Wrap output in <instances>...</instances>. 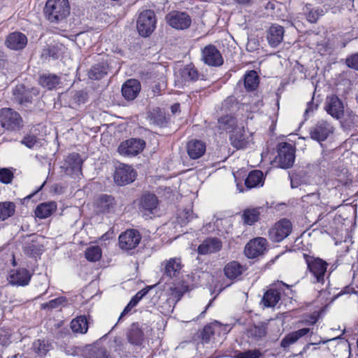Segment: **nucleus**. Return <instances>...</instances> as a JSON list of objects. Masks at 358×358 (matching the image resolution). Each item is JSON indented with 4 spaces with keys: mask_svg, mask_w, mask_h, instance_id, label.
<instances>
[{
    "mask_svg": "<svg viewBox=\"0 0 358 358\" xmlns=\"http://www.w3.org/2000/svg\"><path fill=\"white\" fill-rule=\"evenodd\" d=\"M194 218V213L191 209H184L182 215L178 217V222L181 225H186Z\"/></svg>",
    "mask_w": 358,
    "mask_h": 358,
    "instance_id": "obj_54",
    "label": "nucleus"
},
{
    "mask_svg": "<svg viewBox=\"0 0 358 358\" xmlns=\"http://www.w3.org/2000/svg\"><path fill=\"white\" fill-rule=\"evenodd\" d=\"M56 209L57 204L55 202H44L36 207L35 210V215L40 219H45L50 216Z\"/></svg>",
    "mask_w": 358,
    "mask_h": 358,
    "instance_id": "obj_38",
    "label": "nucleus"
},
{
    "mask_svg": "<svg viewBox=\"0 0 358 358\" xmlns=\"http://www.w3.org/2000/svg\"><path fill=\"white\" fill-rule=\"evenodd\" d=\"M38 94L34 88H26L23 85H17L13 90L14 100L20 105L31 103L33 97Z\"/></svg>",
    "mask_w": 358,
    "mask_h": 358,
    "instance_id": "obj_22",
    "label": "nucleus"
},
{
    "mask_svg": "<svg viewBox=\"0 0 358 358\" xmlns=\"http://www.w3.org/2000/svg\"><path fill=\"white\" fill-rule=\"evenodd\" d=\"M238 129V120L234 113H222L217 119L215 130L219 134H231Z\"/></svg>",
    "mask_w": 358,
    "mask_h": 358,
    "instance_id": "obj_10",
    "label": "nucleus"
},
{
    "mask_svg": "<svg viewBox=\"0 0 358 358\" xmlns=\"http://www.w3.org/2000/svg\"><path fill=\"white\" fill-rule=\"evenodd\" d=\"M89 358H110V357L105 348H94L91 350Z\"/></svg>",
    "mask_w": 358,
    "mask_h": 358,
    "instance_id": "obj_53",
    "label": "nucleus"
},
{
    "mask_svg": "<svg viewBox=\"0 0 358 358\" xmlns=\"http://www.w3.org/2000/svg\"><path fill=\"white\" fill-rule=\"evenodd\" d=\"M180 75L183 80L194 82L199 79V73L192 63L187 64L180 70Z\"/></svg>",
    "mask_w": 358,
    "mask_h": 358,
    "instance_id": "obj_40",
    "label": "nucleus"
},
{
    "mask_svg": "<svg viewBox=\"0 0 358 358\" xmlns=\"http://www.w3.org/2000/svg\"><path fill=\"white\" fill-rule=\"evenodd\" d=\"M324 109L329 115L336 120L344 116L343 103L336 95L327 97Z\"/></svg>",
    "mask_w": 358,
    "mask_h": 358,
    "instance_id": "obj_16",
    "label": "nucleus"
},
{
    "mask_svg": "<svg viewBox=\"0 0 358 358\" xmlns=\"http://www.w3.org/2000/svg\"><path fill=\"white\" fill-rule=\"evenodd\" d=\"M334 131L332 125L327 121L320 120L310 130V138L318 142L325 141Z\"/></svg>",
    "mask_w": 358,
    "mask_h": 358,
    "instance_id": "obj_19",
    "label": "nucleus"
},
{
    "mask_svg": "<svg viewBox=\"0 0 358 358\" xmlns=\"http://www.w3.org/2000/svg\"><path fill=\"white\" fill-rule=\"evenodd\" d=\"M168 25L176 30H185L192 24L190 15L185 11L172 10L165 17Z\"/></svg>",
    "mask_w": 358,
    "mask_h": 358,
    "instance_id": "obj_9",
    "label": "nucleus"
},
{
    "mask_svg": "<svg viewBox=\"0 0 358 358\" xmlns=\"http://www.w3.org/2000/svg\"><path fill=\"white\" fill-rule=\"evenodd\" d=\"M345 64L349 68L358 71V52L349 56Z\"/></svg>",
    "mask_w": 358,
    "mask_h": 358,
    "instance_id": "obj_58",
    "label": "nucleus"
},
{
    "mask_svg": "<svg viewBox=\"0 0 358 358\" xmlns=\"http://www.w3.org/2000/svg\"><path fill=\"white\" fill-rule=\"evenodd\" d=\"M72 331L78 334H85L88 329V320L85 315H80L73 319L71 322Z\"/></svg>",
    "mask_w": 358,
    "mask_h": 358,
    "instance_id": "obj_42",
    "label": "nucleus"
},
{
    "mask_svg": "<svg viewBox=\"0 0 358 358\" xmlns=\"http://www.w3.org/2000/svg\"><path fill=\"white\" fill-rule=\"evenodd\" d=\"M267 241L265 238L257 237L250 240L245 246L244 253L250 259L264 254L266 249Z\"/></svg>",
    "mask_w": 358,
    "mask_h": 358,
    "instance_id": "obj_14",
    "label": "nucleus"
},
{
    "mask_svg": "<svg viewBox=\"0 0 358 358\" xmlns=\"http://www.w3.org/2000/svg\"><path fill=\"white\" fill-rule=\"evenodd\" d=\"M141 238V235L136 230H127L119 236L120 247L125 250H132L139 244Z\"/></svg>",
    "mask_w": 358,
    "mask_h": 358,
    "instance_id": "obj_20",
    "label": "nucleus"
},
{
    "mask_svg": "<svg viewBox=\"0 0 358 358\" xmlns=\"http://www.w3.org/2000/svg\"><path fill=\"white\" fill-rule=\"evenodd\" d=\"M27 43V36L24 34L17 31L10 34L6 40V46L15 50L23 49Z\"/></svg>",
    "mask_w": 358,
    "mask_h": 358,
    "instance_id": "obj_29",
    "label": "nucleus"
},
{
    "mask_svg": "<svg viewBox=\"0 0 358 358\" xmlns=\"http://www.w3.org/2000/svg\"><path fill=\"white\" fill-rule=\"evenodd\" d=\"M145 145L143 140L131 138L122 142L117 148V152L122 156L134 157L143 150Z\"/></svg>",
    "mask_w": 358,
    "mask_h": 358,
    "instance_id": "obj_11",
    "label": "nucleus"
},
{
    "mask_svg": "<svg viewBox=\"0 0 358 358\" xmlns=\"http://www.w3.org/2000/svg\"><path fill=\"white\" fill-rule=\"evenodd\" d=\"M15 206L12 202L0 203V221H4L15 213Z\"/></svg>",
    "mask_w": 358,
    "mask_h": 358,
    "instance_id": "obj_45",
    "label": "nucleus"
},
{
    "mask_svg": "<svg viewBox=\"0 0 358 358\" xmlns=\"http://www.w3.org/2000/svg\"><path fill=\"white\" fill-rule=\"evenodd\" d=\"M229 140L234 148L243 150L250 143H253V135L244 126H238L237 130H234L229 134Z\"/></svg>",
    "mask_w": 358,
    "mask_h": 358,
    "instance_id": "obj_7",
    "label": "nucleus"
},
{
    "mask_svg": "<svg viewBox=\"0 0 358 358\" xmlns=\"http://www.w3.org/2000/svg\"><path fill=\"white\" fill-rule=\"evenodd\" d=\"M0 123L8 131H17L23 126L20 114L10 108H4L0 110Z\"/></svg>",
    "mask_w": 358,
    "mask_h": 358,
    "instance_id": "obj_5",
    "label": "nucleus"
},
{
    "mask_svg": "<svg viewBox=\"0 0 358 358\" xmlns=\"http://www.w3.org/2000/svg\"><path fill=\"white\" fill-rule=\"evenodd\" d=\"M157 287V284L146 286L145 288L142 289L139 292H138L130 300L126 307L124 308L123 311L120 314L118 321H120L121 319L127 313H129L131 310L135 307L138 302L143 299V298H147L148 296H151L152 291H153Z\"/></svg>",
    "mask_w": 358,
    "mask_h": 358,
    "instance_id": "obj_25",
    "label": "nucleus"
},
{
    "mask_svg": "<svg viewBox=\"0 0 358 358\" xmlns=\"http://www.w3.org/2000/svg\"><path fill=\"white\" fill-rule=\"evenodd\" d=\"M189 289L187 283L184 280H181L170 287V296L176 301H178Z\"/></svg>",
    "mask_w": 358,
    "mask_h": 358,
    "instance_id": "obj_43",
    "label": "nucleus"
},
{
    "mask_svg": "<svg viewBox=\"0 0 358 358\" xmlns=\"http://www.w3.org/2000/svg\"><path fill=\"white\" fill-rule=\"evenodd\" d=\"M66 298L64 297V296H61V297H58V298L54 299L52 300H50L48 303H43L42 304V308L43 309H46V308H48V309L57 308L59 307L60 306H62L64 303H66Z\"/></svg>",
    "mask_w": 358,
    "mask_h": 358,
    "instance_id": "obj_52",
    "label": "nucleus"
},
{
    "mask_svg": "<svg viewBox=\"0 0 358 358\" xmlns=\"http://www.w3.org/2000/svg\"><path fill=\"white\" fill-rule=\"evenodd\" d=\"M265 178L260 170H252L249 172L245 179V186L248 189L262 187L264 184Z\"/></svg>",
    "mask_w": 358,
    "mask_h": 358,
    "instance_id": "obj_32",
    "label": "nucleus"
},
{
    "mask_svg": "<svg viewBox=\"0 0 358 358\" xmlns=\"http://www.w3.org/2000/svg\"><path fill=\"white\" fill-rule=\"evenodd\" d=\"M162 67V75L158 78V80L162 82V84L166 83V73L169 71V66L158 64V67Z\"/></svg>",
    "mask_w": 358,
    "mask_h": 358,
    "instance_id": "obj_63",
    "label": "nucleus"
},
{
    "mask_svg": "<svg viewBox=\"0 0 358 358\" xmlns=\"http://www.w3.org/2000/svg\"><path fill=\"white\" fill-rule=\"evenodd\" d=\"M141 90L140 83L135 79H130L126 81L122 87V96L127 100H134Z\"/></svg>",
    "mask_w": 358,
    "mask_h": 358,
    "instance_id": "obj_31",
    "label": "nucleus"
},
{
    "mask_svg": "<svg viewBox=\"0 0 358 358\" xmlns=\"http://www.w3.org/2000/svg\"><path fill=\"white\" fill-rule=\"evenodd\" d=\"M251 336L256 339H261L266 335V331L264 327H255L250 330Z\"/></svg>",
    "mask_w": 358,
    "mask_h": 358,
    "instance_id": "obj_59",
    "label": "nucleus"
},
{
    "mask_svg": "<svg viewBox=\"0 0 358 358\" xmlns=\"http://www.w3.org/2000/svg\"><path fill=\"white\" fill-rule=\"evenodd\" d=\"M60 83V78L55 74L44 73L39 78L40 85L48 90L55 89Z\"/></svg>",
    "mask_w": 358,
    "mask_h": 358,
    "instance_id": "obj_39",
    "label": "nucleus"
},
{
    "mask_svg": "<svg viewBox=\"0 0 358 358\" xmlns=\"http://www.w3.org/2000/svg\"><path fill=\"white\" fill-rule=\"evenodd\" d=\"M107 74V66L101 63L93 66L88 73V76L92 80H100Z\"/></svg>",
    "mask_w": 358,
    "mask_h": 358,
    "instance_id": "obj_44",
    "label": "nucleus"
},
{
    "mask_svg": "<svg viewBox=\"0 0 358 358\" xmlns=\"http://www.w3.org/2000/svg\"><path fill=\"white\" fill-rule=\"evenodd\" d=\"M157 287V284L146 286L145 288L142 289L139 292H138L130 300L126 307L124 308L123 311L120 314L118 321H120L121 319L127 313H129L131 310L135 307L138 302L143 299V298H147L148 296H151L152 291H153Z\"/></svg>",
    "mask_w": 358,
    "mask_h": 358,
    "instance_id": "obj_24",
    "label": "nucleus"
},
{
    "mask_svg": "<svg viewBox=\"0 0 358 358\" xmlns=\"http://www.w3.org/2000/svg\"><path fill=\"white\" fill-rule=\"evenodd\" d=\"M136 176V172L129 165L120 164L115 168L114 180L118 185H124L132 182Z\"/></svg>",
    "mask_w": 358,
    "mask_h": 358,
    "instance_id": "obj_13",
    "label": "nucleus"
},
{
    "mask_svg": "<svg viewBox=\"0 0 358 358\" xmlns=\"http://www.w3.org/2000/svg\"><path fill=\"white\" fill-rule=\"evenodd\" d=\"M285 29L282 26L277 24H271L266 31V38L268 45L272 48L278 46L283 40Z\"/></svg>",
    "mask_w": 358,
    "mask_h": 358,
    "instance_id": "obj_27",
    "label": "nucleus"
},
{
    "mask_svg": "<svg viewBox=\"0 0 358 358\" xmlns=\"http://www.w3.org/2000/svg\"><path fill=\"white\" fill-rule=\"evenodd\" d=\"M10 336L8 331L3 329L0 330V344L8 345L10 343Z\"/></svg>",
    "mask_w": 358,
    "mask_h": 358,
    "instance_id": "obj_62",
    "label": "nucleus"
},
{
    "mask_svg": "<svg viewBox=\"0 0 358 358\" xmlns=\"http://www.w3.org/2000/svg\"><path fill=\"white\" fill-rule=\"evenodd\" d=\"M143 215L145 220L155 217L157 208V197L153 194H145L141 201Z\"/></svg>",
    "mask_w": 358,
    "mask_h": 358,
    "instance_id": "obj_21",
    "label": "nucleus"
},
{
    "mask_svg": "<svg viewBox=\"0 0 358 358\" xmlns=\"http://www.w3.org/2000/svg\"><path fill=\"white\" fill-rule=\"evenodd\" d=\"M155 24V12L151 10H145L139 15L136 22V28L141 36L147 37L154 31Z\"/></svg>",
    "mask_w": 358,
    "mask_h": 358,
    "instance_id": "obj_8",
    "label": "nucleus"
},
{
    "mask_svg": "<svg viewBox=\"0 0 358 358\" xmlns=\"http://www.w3.org/2000/svg\"><path fill=\"white\" fill-rule=\"evenodd\" d=\"M186 151L188 157L193 160L200 159L206 151V144L201 140L193 138L187 142Z\"/></svg>",
    "mask_w": 358,
    "mask_h": 358,
    "instance_id": "obj_26",
    "label": "nucleus"
},
{
    "mask_svg": "<svg viewBox=\"0 0 358 358\" xmlns=\"http://www.w3.org/2000/svg\"><path fill=\"white\" fill-rule=\"evenodd\" d=\"M222 243L217 237H208L205 238L198 246L197 252L201 255H206L217 252L221 250Z\"/></svg>",
    "mask_w": 358,
    "mask_h": 358,
    "instance_id": "obj_23",
    "label": "nucleus"
},
{
    "mask_svg": "<svg viewBox=\"0 0 358 358\" xmlns=\"http://www.w3.org/2000/svg\"><path fill=\"white\" fill-rule=\"evenodd\" d=\"M256 99L255 100H252L248 103H242V106L245 108L247 111H250V113H255L258 111L261 106H263L262 100L260 99L259 95H255Z\"/></svg>",
    "mask_w": 358,
    "mask_h": 358,
    "instance_id": "obj_48",
    "label": "nucleus"
},
{
    "mask_svg": "<svg viewBox=\"0 0 358 358\" xmlns=\"http://www.w3.org/2000/svg\"><path fill=\"white\" fill-rule=\"evenodd\" d=\"M331 181L334 188L339 189L350 186L352 182V178L347 170H341L336 171L334 178Z\"/></svg>",
    "mask_w": 358,
    "mask_h": 358,
    "instance_id": "obj_33",
    "label": "nucleus"
},
{
    "mask_svg": "<svg viewBox=\"0 0 358 358\" xmlns=\"http://www.w3.org/2000/svg\"><path fill=\"white\" fill-rule=\"evenodd\" d=\"M243 266L237 261H231L224 267V273L229 280H234L242 275Z\"/></svg>",
    "mask_w": 358,
    "mask_h": 358,
    "instance_id": "obj_37",
    "label": "nucleus"
},
{
    "mask_svg": "<svg viewBox=\"0 0 358 358\" xmlns=\"http://www.w3.org/2000/svg\"><path fill=\"white\" fill-rule=\"evenodd\" d=\"M310 331L309 328H302L297 331H294L287 334L281 341V346L284 348L289 347L292 344L296 343L301 338L304 337Z\"/></svg>",
    "mask_w": 358,
    "mask_h": 358,
    "instance_id": "obj_36",
    "label": "nucleus"
},
{
    "mask_svg": "<svg viewBox=\"0 0 358 358\" xmlns=\"http://www.w3.org/2000/svg\"><path fill=\"white\" fill-rule=\"evenodd\" d=\"M352 294H357V292L355 290V288L352 285H348L344 287L338 294L334 295V296L332 297V301L336 300L341 296Z\"/></svg>",
    "mask_w": 358,
    "mask_h": 358,
    "instance_id": "obj_57",
    "label": "nucleus"
},
{
    "mask_svg": "<svg viewBox=\"0 0 358 358\" xmlns=\"http://www.w3.org/2000/svg\"><path fill=\"white\" fill-rule=\"evenodd\" d=\"M303 257L308 271L314 278V282L323 285L328 266L327 262L320 257H315L307 253H303Z\"/></svg>",
    "mask_w": 358,
    "mask_h": 358,
    "instance_id": "obj_2",
    "label": "nucleus"
},
{
    "mask_svg": "<svg viewBox=\"0 0 358 358\" xmlns=\"http://www.w3.org/2000/svg\"><path fill=\"white\" fill-rule=\"evenodd\" d=\"M264 208L262 207H250L245 208L241 215L244 225L252 226L260 220Z\"/></svg>",
    "mask_w": 358,
    "mask_h": 358,
    "instance_id": "obj_28",
    "label": "nucleus"
},
{
    "mask_svg": "<svg viewBox=\"0 0 358 358\" xmlns=\"http://www.w3.org/2000/svg\"><path fill=\"white\" fill-rule=\"evenodd\" d=\"M284 289L282 285L273 284L264 292L262 302L266 308L276 306L281 299Z\"/></svg>",
    "mask_w": 358,
    "mask_h": 358,
    "instance_id": "obj_18",
    "label": "nucleus"
},
{
    "mask_svg": "<svg viewBox=\"0 0 358 358\" xmlns=\"http://www.w3.org/2000/svg\"><path fill=\"white\" fill-rule=\"evenodd\" d=\"M127 338L128 342L134 347H140L143 341V334L138 324L134 323L128 330Z\"/></svg>",
    "mask_w": 358,
    "mask_h": 358,
    "instance_id": "obj_35",
    "label": "nucleus"
},
{
    "mask_svg": "<svg viewBox=\"0 0 358 358\" xmlns=\"http://www.w3.org/2000/svg\"><path fill=\"white\" fill-rule=\"evenodd\" d=\"M164 266V274L170 278L177 277L182 268L180 258H171L162 264Z\"/></svg>",
    "mask_w": 358,
    "mask_h": 358,
    "instance_id": "obj_34",
    "label": "nucleus"
},
{
    "mask_svg": "<svg viewBox=\"0 0 358 358\" xmlns=\"http://www.w3.org/2000/svg\"><path fill=\"white\" fill-rule=\"evenodd\" d=\"M101 249L98 245L90 246L85 250V257L90 262L99 261L101 257Z\"/></svg>",
    "mask_w": 358,
    "mask_h": 358,
    "instance_id": "obj_47",
    "label": "nucleus"
},
{
    "mask_svg": "<svg viewBox=\"0 0 358 358\" xmlns=\"http://www.w3.org/2000/svg\"><path fill=\"white\" fill-rule=\"evenodd\" d=\"M51 348L52 344L48 341L38 339L33 342L29 354L34 358H44Z\"/></svg>",
    "mask_w": 358,
    "mask_h": 358,
    "instance_id": "obj_30",
    "label": "nucleus"
},
{
    "mask_svg": "<svg viewBox=\"0 0 358 358\" xmlns=\"http://www.w3.org/2000/svg\"><path fill=\"white\" fill-rule=\"evenodd\" d=\"M45 18L51 23H59L70 14L68 0H48L44 7Z\"/></svg>",
    "mask_w": 358,
    "mask_h": 358,
    "instance_id": "obj_1",
    "label": "nucleus"
},
{
    "mask_svg": "<svg viewBox=\"0 0 358 358\" xmlns=\"http://www.w3.org/2000/svg\"><path fill=\"white\" fill-rule=\"evenodd\" d=\"M83 160L78 153L72 152L64 160L60 168L66 176L76 178L82 175Z\"/></svg>",
    "mask_w": 358,
    "mask_h": 358,
    "instance_id": "obj_6",
    "label": "nucleus"
},
{
    "mask_svg": "<svg viewBox=\"0 0 358 358\" xmlns=\"http://www.w3.org/2000/svg\"><path fill=\"white\" fill-rule=\"evenodd\" d=\"M306 8L308 10L305 14L306 17V20L310 23H316L320 17L323 15L322 9H309L308 8V5L306 6Z\"/></svg>",
    "mask_w": 358,
    "mask_h": 358,
    "instance_id": "obj_49",
    "label": "nucleus"
},
{
    "mask_svg": "<svg viewBox=\"0 0 358 358\" xmlns=\"http://www.w3.org/2000/svg\"><path fill=\"white\" fill-rule=\"evenodd\" d=\"M292 223L287 218L276 222L268 230V238L273 243H280L292 231Z\"/></svg>",
    "mask_w": 358,
    "mask_h": 358,
    "instance_id": "obj_4",
    "label": "nucleus"
},
{
    "mask_svg": "<svg viewBox=\"0 0 358 358\" xmlns=\"http://www.w3.org/2000/svg\"><path fill=\"white\" fill-rule=\"evenodd\" d=\"M158 127H166L171 123V117L169 114H166L162 110L158 108Z\"/></svg>",
    "mask_w": 358,
    "mask_h": 358,
    "instance_id": "obj_56",
    "label": "nucleus"
},
{
    "mask_svg": "<svg viewBox=\"0 0 358 358\" xmlns=\"http://www.w3.org/2000/svg\"><path fill=\"white\" fill-rule=\"evenodd\" d=\"M296 148L287 142L279 143L277 145V156L275 161L282 169L291 168L295 161Z\"/></svg>",
    "mask_w": 358,
    "mask_h": 358,
    "instance_id": "obj_3",
    "label": "nucleus"
},
{
    "mask_svg": "<svg viewBox=\"0 0 358 358\" xmlns=\"http://www.w3.org/2000/svg\"><path fill=\"white\" fill-rule=\"evenodd\" d=\"M214 334L213 328L210 325L207 324L204 326L201 331L199 338L203 343H207L210 341L211 336H213Z\"/></svg>",
    "mask_w": 358,
    "mask_h": 358,
    "instance_id": "obj_51",
    "label": "nucleus"
},
{
    "mask_svg": "<svg viewBox=\"0 0 358 358\" xmlns=\"http://www.w3.org/2000/svg\"><path fill=\"white\" fill-rule=\"evenodd\" d=\"M201 57L203 63L209 66L219 67L224 64L221 52L213 44H208L201 50Z\"/></svg>",
    "mask_w": 358,
    "mask_h": 358,
    "instance_id": "obj_12",
    "label": "nucleus"
},
{
    "mask_svg": "<svg viewBox=\"0 0 358 358\" xmlns=\"http://www.w3.org/2000/svg\"><path fill=\"white\" fill-rule=\"evenodd\" d=\"M87 99V93L83 90L78 91L73 96L75 103L81 104L85 103Z\"/></svg>",
    "mask_w": 358,
    "mask_h": 358,
    "instance_id": "obj_61",
    "label": "nucleus"
},
{
    "mask_svg": "<svg viewBox=\"0 0 358 358\" xmlns=\"http://www.w3.org/2000/svg\"><path fill=\"white\" fill-rule=\"evenodd\" d=\"M263 352L259 349L247 350L245 351H236L234 358H262Z\"/></svg>",
    "mask_w": 358,
    "mask_h": 358,
    "instance_id": "obj_46",
    "label": "nucleus"
},
{
    "mask_svg": "<svg viewBox=\"0 0 358 358\" xmlns=\"http://www.w3.org/2000/svg\"><path fill=\"white\" fill-rule=\"evenodd\" d=\"M94 205L98 213H113L117 201L112 195L101 194L96 199Z\"/></svg>",
    "mask_w": 358,
    "mask_h": 358,
    "instance_id": "obj_17",
    "label": "nucleus"
},
{
    "mask_svg": "<svg viewBox=\"0 0 358 358\" xmlns=\"http://www.w3.org/2000/svg\"><path fill=\"white\" fill-rule=\"evenodd\" d=\"M31 278V273L24 268H17L9 271L7 280L13 286L24 287L27 285Z\"/></svg>",
    "mask_w": 358,
    "mask_h": 358,
    "instance_id": "obj_15",
    "label": "nucleus"
},
{
    "mask_svg": "<svg viewBox=\"0 0 358 358\" xmlns=\"http://www.w3.org/2000/svg\"><path fill=\"white\" fill-rule=\"evenodd\" d=\"M259 85V76L257 73L251 70L247 71L244 76V87L248 92L255 90Z\"/></svg>",
    "mask_w": 358,
    "mask_h": 358,
    "instance_id": "obj_41",
    "label": "nucleus"
},
{
    "mask_svg": "<svg viewBox=\"0 0 358 358\" xmlns=\"http://www.w3.org/2000/svg\"><path fill=\"white\" fill-rule=\"evenodd\" d=\"M22 143L29 148H33L37 143V138L34 135H27L22 140Z\"/></svg>",
    "mask_w": 358,
    "mask_h": 358,
    "instance_id": "obj_60",
    "label": "nucleus"
},
{
    "mask_svg": "<svg viewBox=\"0 0 358 358\" xmlns=\"http://www.w3.org/2000/svg\"><path fill=\"white\" fill-rule=\"evenodd\" d=\"M236 104V99L234 96H228L222 102L220 110L222 113H231V110Z\"/></svg>",
    "mask_w": 358,
    "mask_h": 358,
    "instance_id": "obj_50",
    "label": "nucleus"
},
{
    "mask_svg": "<svg viewBox=\"0 0 358 358\" xmlns=\"http://www.w3.org/2000/svg\"><path fill=\"white\" fill-rule=\"evenodd\" d=\"M171 110L173 115L180 113V104L175 103L171 106Z\"/></svg>",
    "mask_w": 358,
    "mask_h": 358,
    "instance_id": "obj_64",
    "label": "nucleus"
},
{
    "mask_svg": "<svg viewBox=\"0 0 358 358\" xmlns=\"http://www.w3.org/2000/svg\"><path fill=\"white\" fill-rule=\"evenodd\" d=\"M13 178V173L7 168L0 169V182L3 184H9Z\"/></svg>",
    "mask_w": 358,
    "mask_h": 358,
    "instance_id": "obj_55",
    "label": "nucleus"
}]
</instances>
